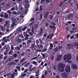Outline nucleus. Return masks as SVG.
Instances as JSON below:
<instances>
[{
  "label": "nucleus",
  "instance_id": "f8f14e48",
  "mask_svg": "<svg viewBox=\"0 0 78 78\" xmlns=\"http://www.w3.org/2000/svg\"><path fill=\"white\" fill-rule=\"evenodd\" d=\"M72 59V56L70 54L68 55V60H67V62L69 61V60Z\"/></svg>",
  "mask_w": 78,
  "mask_h": 78
},
{
  "label": "nucleus",
  "instance_id": "5701e85b",
  "mask_svg": "<svg viewBox=\"0 0 78 78\" xmlns=\"http://www.w3.org/2000/svg\"><path fill=\"white\" fill-rule=\"evenodd\" d=\"M9 17V15H8L5 14V16H4V18H5V19H8Z\"/></svg>",
  "mask_w": 78,
  "mask_h": 78
},
{
  "label": "nucleus",
  "instance_id": "f704fd0d",
  "mask_svg": "<svg viewBox=\"0 0 78 78\" xmlns=\"http://www.w3.org/2000/svg\"><path fill=\"white\" fill-rule=\"evenodd\" d=\"M16 69H18L19 71H20L21 70H20V66H16Z\"/></svg>",
  "mask_w": 78,
  "mask_h": 78
},
{
  "label": "nucleus",
  "instance_id": "09e8293b",
  "mask_svg": "<svg viewBox=\"0 0 78 78\" xmlns=\"http://www.w3.org/2000/svg\"><path fill=\"white\" fill-rule=\"evenodd\" d=\"M24 37H30V35L28 34H26L25 36H24Z\"/></svg>",
  "mask_w": 78,
  "mask_h": 78
},
{
  "label": "nucleus",
  "instance_id": "bb28decb",
  "mask_svg": "<svg viewBox=\"0 0 78 78\" xmlns=\"http://www.w3.org/2000/svg\"><path fill=\"white\" fill-rule=\"evenodd\" d=\"M5 23L6 25H8V24H9L10 23V21L8 20H6Z\"/></svg>",
  "mask_w": 78,
  "mask_h": 78
},
{
  "label": "nucleus",
  "instance_id": "58836bf2",
  "mask_svg": "<svg viewBox=\"0 0 78 78\" xmlns=\"http://www.w3.org/2000/svg\"><path fill=\"white\" fill-rule=\"evenodd\" d=\"M37 27H38V25H37V24H35L34 26V28H35L36 29V28H37Z\"/></svg>",
  "mask_w": 78,
  "mask_h": 78
},
{
  "label": "nucleus",
  "instance_id": "cd10ccee",
  "mask_svg": "<svg viewBox=\"0 0 78 78\" xmlns=\"http://www.w3.org/2000/svg\"><path fill=\"white\" fill-rule=\"evenodd\" d=\"M49 28H52V29H54L55 28V26L53 25H50L49 26Z\"/></svg>",
  "mask_w": 78,
  "mask_h": 78
},
{
  "label": "nucleus",
  "instance_id": "a878e982",
  "mask_svg": "<svg viewBox=\"0 0 78 78\" xmlns=\"http://www.w3.org/2000/svg\"><path fill=\"white\" fill-rule=\"evenodd\" d=\"M32 40H27V45H28V44H29L30 43H31V42Z\"/></svg>",
  "mask_w": 78,
  "mask_h": 78
},
{
  "label": "nucleus",
  "instance_id": "e433bc0d",
  "mask_svg": "<svg viewBox=\"0 0 78 78\" xmlns=\"http://www.w3.org/2000/svg\"><path fill=\"white\" fill-rule=\"evenodd\" d=\"M13 51H12V50H11L9 53V55H12V52Z\"/></svg>",
  "mask_w": 78,
  "mask_h": 78
},
{
  "label": "nucleus",
  "instance_id": "a211bd4d",
  "mask_svg": "<svg viewBox=\"0 0 78 78\" xmlns=\"http://www.w3.org/2000/svg\"><path fill=\"white\" fill-rule=\"evenodd\" d=\"M32 63L33 64H34L35 66H37L38 64H37V62L36 61H33L32 62Z\"/></svg>",
  "mask_w": 78,
  "mask_h": 78
},
{
  "label": "nucleus",
  "instance_id": "4d7b16f0",
  "mask_svg": "<svg viewBox=\"0 0 78 78\" xmlns=\"http://www.w3.org/2000/svg\"><path fill=\"white\" fill-rule=\"evenodd\" d=\"M6 45H5L3 48H2L1 49L2 50H4L5 49V47H6Z\"/></svg>",
  "mask_w": 78,
  "mask_h": 78
},
{
  "label": "nucleus",
  "instance_id": "de8ad7c7",
  "mask_svg": "<svg viewBox=\"0 0 78 78\" xmlns=\"http://www.w3.org/2000/svg\"><path fill=\"white\" fill-rule=\"evenodd\" d=\"M46 4H48L50 3V0H46Z\"/></svg>",
  "mask_w": 78,
  "mask_h": 78
},
{
  "label": "nucleus",
  "instance_id": "680f3d73",
  "mask_svg": "<svg viewBox=\"0 0 78 78\" xmlns=\"http://www.w3.org/2000/svg\"><path fill=\"white\" fill-rule=\"evenodd\" d=\"M50 47L51 48H53V45L51 43L50 44Z\"/></svg>",
  "mask_w": 78,
  "mask_h": 78
},
{
  "label": "nucleus",
  "instance_id": "6e6552de",
  "mask_svg": "<svg viewBox=\"0 0 78 78\" xmlns=\"http://www.w3.org/2000/svg\"><path fill=\"white\" fill-rule=\"evenodd\" d=\"M16 41L19 44H20L22 42V39H20L19 37L16 38Z\"/></svg>",
  "mask_w": 78,
  "mask_h": 78
},
{
  "label": "nucleus",
  "instance_id": "bf43d9fd",
  "mask_svg": "<svg viewBox=\"0 0 78 78\" xmlns=\"http://www.w3.org/2000/svg\"><path fill=\"white\" fill-rule=\"evenodd\" d=\"M45 0H41V4H42L44 3V1H45Z\"/></svg>",
  "mask_w": 78,
  "mask_h": 78
},
{
  "label": "nucleus",
  "instance_id": "603ef678",
  "mask_svg": "<svg viewBox=\"0 0 78 78\" xmlns=\"http://www.w3.org/2000/svg\"><path fill=\"white\" fill-rule=\"evenodd\" d=\"M49 17H50V19L51 20H52L53 19V16L51 15L49 16Z\"/></svg>",
  "mask_w": 78,
  "mask_h": 78
},
{
  "label": "nucleus",
  "instance_id": "6ab92c4d",
  "mask_svg": "<svg viewBox=\"0 0 78 78\" xmlns=\"http://www.w3.org/2000/svg\"><path fill=\"white\" fill-rule=\"evenodd\" d=\"M40 31L41 32L39 33V35L41 36L42 34V33H43V29L42 28H40Z\"/></svg>",
  "mask_w": 78,
  "mask_h": 78
},
{
  "label": "nucleus",
  "instance_id": "49530a36",
  "mask_svg": "<svg viewBox=\"0 0 78 78\" xmlns=\"http://www.w3.org/2000/svg\"><path fill=\"white\" fill-rule=\"evenodd\" d=\"M39 41L40 42V44H42L43 41H42V39H41L40 38L39 39Z\"/></svg>",
  "mask_w": 78,
  "mask_h": 78
},
{
  "label": "nucleus",
  "instance_id": "39448f33",
  "mask_svg": "<svg viewBox=\"0 0 78 78\" xmlns=\"http://www.w3.org/2000/svg\"><path fill=\"white\" fill-rule=\"evenodd\" d=\"M35 45V44H32L31 47H30V48H32V50L33 51H34L36 50V48L34 47Z\"/></svg>",
  "mask_w": 78,
  "mask_h": 78
},
{
  "label": "nucleus",
  "instance_id": "473e14b6",
  "mask_svg": "<svg viewBox=\"0 0 78 78\" xmlns=\"http://www.w3.org/2000/svg\"><path fill=\"white\" fill-rule=\"evenodd\" d=\"M27 28V27H24L22 29V31H25V30Z\"/></svg>",
  "mask_w": 78,
  "mask_h": 78
},
{
  "label": "nucleus",
  "instance_id": "423d86ee",
  "mask_svg": "<svg viewBox=\"0 0 78 78\" xmlns=\"http://www.w3.org/2000/svg\"><path fill=\"white\" fill-rule=\"evenodd\" d=\"M72 68L73 69L75 70V69H78V67L76 64H74V63H73L72 65Z\"/></svg>",
  "mask_w": 78,
  "mask_h": 78
},
{
  "label": "nucleus",
  "instance_id": "2f4dec72",
  "mask_svg": "<svg viewBox=\"0 0 78 78\" xmlns=\"http://www.w3.org/2000/svg\"><path fill=\"white\" fill-rule=\"evenodd\" d=\"M63 4H64V2H62L58 5V6H62L63 5Z\"/></svg>",
  "mask_w": 78,
  "mask_h": 78
},
{
  "label": "nucleus",
  "instance_id": "052dcab7",
  "mask_svg": "<svg viewBox=\"0 0 78 78\" xmlns=\"http://www.w3.org/2000/svg\"><path fill=\"white\" fill-rule=\"evenodd\" d=\"M47 74H48V72L47 71H45L44 72V74L46 76V75H47Z\"/></svg>",
  "mask_w": 78,
  "mask_h": 78
},
{
  "label": "nucleus",
  "instance_id": "7ed1b4c3",
  "mask_svg": "<svg viewBox=\"0 0 78 78\" xmlns=\"http://www.w3.org/2000/svg\"><path fill=\"white\" fill-rule=\"evenodd\" d=\"M62 77L64 78H67L68 77V76H69V74L68 73L64 72L62 74Z\"/></svg>",
  "mask_w": 78,
  "mask_h": 78
},
{
  "label": "nucleus",
  "instance_id": "393cba45",
  "mask_svg": "<svg viewBox=\"0 0 78 78\" xmlns=\"http://www.w3.org/2000/svg\"><path fill=\"white\" fill-rule=\"evenodd\" d=\"M16 24L15 23H12L11 26L12 28H14V26H16Z\"/></svg>",
  "mask_w": 78,
  "mask_h": 78
},
{
  "label": "nucleus",
  "instance_id": "6e6d98bb",
  "mask_svg": "<svg viewBox=\"0 0 78 78\" xmlns=\"http://www.w3.org/2000/svg\"><path fill=\"white\" fill-rule=\"evenodd\" d=\"M34 27H32L31 29V31L32 33H34Z\"/></svg>",
  "mask_w": 78,
  "mask_h": 78
},
{
  "label": "nucleus",
  "instance_id": "4c0bfd02",
  "mask_svg": "<svg viewBox=\"0 0 78 78\" xmlns=\"http://www.w3.org/2000/svg\"><path fill=\"white\" fill-rule=\"evenodd\" d=\"M19 37H21V38H24L23 36V35H22V34H20V35H19Z\"/></svg>",
  "mask_w": 78,
  "mask_h": 78
},
{
  "label": "nucleus",
  "instance_id": "8fccbe9b",
  "mask_svg": "<svg viewBox=\"0 0 78 78\" xmlns=\"http://www.w3.org/2000/svg\"><path fill=\"white\" fill-rule=\"evenodd\" d=\"M10 11H14V10H15V8L14 7L12 8L11 9H10Z\"/></svg>",
  "mask_w": 78,
  "mask_h": 78
},
{
  "label": "nucleus",
  "instance_id": "c85d7f7f",
  "mask_svg": "<svg viewBox=\"0 0 78 78\" xmlns=\"http://www.w3.org/2000/svg\"><path fill=\"white\" fill-rule=\"evenodd\" d=\"M54 58H55L54 56L52 55H51V59L52 61H53L54 59Z\"/></svg>",
  "mask_w": 78,
  "mask_h": 78
},
{
  "label": "nucleus",
  "instance_id": "338daca9",
  "mask_svg": "<svg viewBox=\"0 0 78 78\" xmlns=\"http://www.w3.org/2000/svg\"><path fill=\"white\" fill-rule=\"evenodd\" d=\"M47 48H45V49H44L42 51V52H44V51H47Z\"/></svg>",
  "mask_w": 78,
  "mask_h": 78
},
{
  "label": "nucleus",
  "instance_id": "f3484780",
  "mask_svg": "<svg viewBox=\"0 0 78 78\" xmlns=\"http://www.w3.org/2000/svg\"><path fill=\"white\" fill-rule=\"evenodd\" d=\"M7 13L9 14V16H11V14H12V12H11L10 10H9L7 11Z\"/></svg>",
  "mask_w": 78,
  "mask_h": 78
},
{
  "label": "nucleus",
  "instance_id": "13d9d810",
  "mask_svg": "<svg viewBox=\"0 0 78 78\" xmlns=\"http://www.w3.org/2000/svg\"><path fill=\"white\" fill-rule=\"evenodd\" d=\"M3 57V54H1L0 55V59H2V58Z\"/></svg>",
  "mask_w": 78,
  "mask_h": 78
},
{
  "label": "nucleus",
  "instance_id": "7c9ffc66",
  "mask_svg": "<svg viewBox=\"0 0 78 78\" xmlns=\"http://www.w3.org/2000/svg\"><path fill=\"white\" fill-rule=\"evenodd\" d=\"M30 64V62H28L27 64H25V67H28Z\"/></svg>",
  "mask_w": 78,
  "mask_h": 78
},
{
  "label": "nucleus",
  "instance_id": "4468645a",
  "mask_svg": "<svg viewBox=\"0 0 78 78\" xmlns=\"http://www.w3.org/2000/svg\"><path fill=\"white\" fill-rule=\"evenodd\" d=\"M0 28H1L2 31H5V27H4L0 25Z\"/></svg>",
  "mask_w": 78,
  "mask_h": 78
},
{
  "label": "nucleus",
  "instance_id": "c03bdc74",
  "mask_svg": "<svg viewBox=\"0 0 78 78\" xmlns=\"http://www.w3.org/2000/svg\"><path fill=\"white\" fill-rule=\"evenodd\" d=\"M43 16V15H42V14H40V17L39 18L40 20H42V19Z\"/></svg>",
  "mask_w": 78,
  "mask_h": 78
},
{
  "label": "nucleus",
  "instance_id": "9d476101",
  "mask_svg": "<svg viewBox=\"0 0 78 78\" xmlns=\"http://www.w3.org/2000/svg\"><path fill=\"white\" fill-rule=\"evenodd\" d=\"M22 27H20L18 28L17 29V31L19 32L20 33H22Z\"/></svg>",
  "mask_w": 78,
  "mask_h": 78
},
{
  "label": "nucleus",
  "instance_id": "37998d69",
  "mask_svg": "<svg viewBox=\"0 0 78 78\" xmlns=\"http://www.w3.org/2000/svg\"><path fill=\"white\" fill-rule=\"evenodd\" d=\"M35 73L36 75H38V74H39V70L38 69L37 72Z\"/></svg>",
  "mask_w": 78,
  "mask_h": 78
},
{
  "label": "nucleus",
  "instance_id": "412c9836",
  "mask_svg": "<svg viewBox=\"0 0 78 78\" xmlns=\"http://www.w3.org/2000/svg\"><path fill=\"white\" fill-rule=\"evenodd\" d=\"M15 49H14L15 51L16 50H20V48L19 46H16L15 47Z\"/></svg>",
  "mask_w": 78,
  "mask_h": 78
},
{
  "label": "nucleus",
  "instance_id": "dca6fc26",
  "mask_svg": "<svg viewBox=\"0 0 78 78\" xmlns=\"http://www.w3.org/2000/svg\"><path fill=\"white\" fill-rule=\"evenodd\" d=\"M63 59L64 60L68 59V55H66L63 57Z\"/></svg>",
  "mask_w": 78,
  "mask_h": 78
},
{
  "label": "nucleus",
  "instance_id": "1a4fd4ad",
  "mask_svg": "<svg viewBox=\"0 0 78 78\" xmlns=\"http://www.w3.org/2000/svg\"><path fill=\"white\" fill-rule=\"evenodd\" d=\"M62 59V55H58V57L57 58L56 60L57 61H60Z\"/></svg>",
  "mask_w": 78,
  "mask_h": 78
},
{
  "label": "nucleus",
  "instance_id": "f03ea898",
  "mask_svg": "<svg viewBox=\"0 0 78 78\" xmlns=\"http://www.w3.org/2000/svg\"><path fill=\"white\" fill-rule=\"evenodd\" d=\"M65 70L67 73H69L71 71V68L70 66L69 65H66V66Z\"/></svg>",
  "mask_w": 78,
  "mask_h": 78
},
{
  "label": "nucleus",
  "instance_id": "3c124183",
  "mask_svg": "<svg viewBox=\"0 0 78 78\" xmlns=\"http://www.w3.org/2000/svg\"><path fill=\"white\" fill-rule=\"evenodd\" d=\"M12 14H17V12L14 11L12 12Z\"/></svg>",
  "mask_w": 78,
  "mask_h": 78
},
{
  "label": "nucleus",
  "instance_id": "0e129e2a",
  "mask_svg": "<svg viewBox=\"0 0 78 78\" xmlns=\"http://www.w3.org/2000/svg\"><path fill=\"white\" fill-rule=\"evenodd\" d=\"M30 78H35V76H34L32 75L30 76Z\"/></svg>",
  "mask_w": 78,
  "mask_h": 78
},
{
  "label": "nucleus",
  "instance_id": "4be33fe9",
  "mask_svg": "<svg viewBox=\"0 0 78 78\" xmlns=\"http://www.w3.org/2000/svg\"><path fill=\"white\" fill-rule=\"evenodd\" d=\"M20 14L21 15H22V16H23V15H24V14H25V12H24V10H21L20 12Z\"/></svg>",
  "mask_w": 78,
  "mask_h": 78
},
{
  "label": "nucleus",
  "instance_id": "69168bd1",
  "mask_svg": "<svg viewBox=\"0 0 78 78\" xmlns=\"http://www.w3.org/2000/svg\"><path fill=\"white\" fill-rule=\"evenodd\" d=\"M52 25H56V24L54 22H52Z\"/></svg>",
  "mask_w": 78,
  "mask_h": 78
},
{
  "label": "nucleus",
  "instance_id": "72a5a7b5",
  "mask_svg": "<svg viewBox=\"0 0 78 78\" xmlns=\"http://www.w3.org/2000/svg\"><path fill=\"white\" fill-rule=\"evenodd\" d=\"M69 12H70V9H68L65 12V13L66 14H67L68 13H69Z\"/></svg>",
  "mask_w": 78,
  "mask_h": 78
},
{
  "label": "nucleus",
  "instance_id": "774afa93",
  "mask_svg": "<svg viewBox=\"0 0 78 78\" xmlns=\"http://www.w3.org/2000/svg\"><path fill=\"white\" fill-rule=\"evenodd\" d=\"M76 9L77 10H78V4H76Z\"/></svg>",
  "mask_w": 78,
  "mask_h": 78
},
{
  "label": "nucleus",
  "instance_id": "f257e3e1",
  "mask_svg": "<svg viewBox=\"0 0 78 78\" xmlns=\"http://www.w3.org/2000/svg\"><path fill=\"white\" fill-rule=\"evenodd\" d=\"M65 66H66V65L63 63L59 64V65L58 66V70L61 72H64V67Z\"/></svg>",
  "mask_w": 78,
  "mask_h": 78
},
{
  "label": "nucleus",
  "instance_id": "e2e57ef3",
  "mask_svg": "<svg viewBox=\"0 0 78 78\" xmlns=\"http://www.w3.org/2000/svg\"><path fill=\"white\" fill-rule=\"evenodd\" d=\"M25 2L26 3H28V2H29V1H28V0H25Z\"/></svg>",
  "mask_w": 78,
  "mask_h": 78
},
{
  "label": "nucleus",
  "instance_id": "79ce46f5",
  "mask_svg": "<svg viewBox=\"0 0 78 78\" xmlns=\"http://www.w3.org/2000/svg\"><path fill=\"white\" fill-rule=\"evenodd\" d=\"M34 33V32L33 33V32H30L29 33V34H30V36H33V34Z\"/></svg>",
  "mask_w": 78,
  "mask_h": 78
},
{
  "label": "nucleus",
  "instance_id": "864d4df0",
  "mask_svg": "<svg viewBox=\"0 0 78 78\" xmlns=\"http://www.w3.org/2000/svg\"><path fill=\"white\" fill-rule=\"evenodd\" d=\"M21 76H23V77H24V76H26V74H23V73H22L21 74Z\"/></svg>",
  "mask_w": 78,
  "mask_h": 78
},
{
  "label": "nucleus",
  "instance_id": "a18cd8bd",
  "mask_svg": "<svg viewBox=\"0 0 78 78\" xmlns=\"http://www.w3.org/2000/svg\"><path fill=\"white\" fill-rule=\"evenodd\" d=\"M7 37H4L2 39V41H3L6 40V38Z\"/></svg>",
  "mask_w": 78,
  "mask_h": 78
},
{
  "label": "nucleus",
  "instance_id": "2eb2a0df",
  "mask_svg": "<svg viewBox=\"0 0 78 78\" xmlns=\"http://www.w3.org/2000/svg\"><path fill=\"white\" fill-rule=\"evenodd\" d=\"M67 48L68 49L70 50V49L72 48V46H71V44H67Z\"/></svg>",
  "mask_w": 78,
  "mask_h": 78
},
{
  "label": "nucleus",
  "instance_id": "ea45409f",
  "mask_svg": "<svg viewBox=\"0 0 78 78\" xmlns=\"http://www.w3.org/2000/svg\"><path fill=\"white\" fill-rule=\"evenodd\" d=\"M29 7V5L28 4H27L25 5V8L26 9H28V8Z\"/></svg>",
  "mask_w": 78,
  "mask_h": 78
},
{
  "label": "nucleus",
  "instance_id": "5fc2aeb1",
  "mask_svg": "<svg viewBox=\"0 0 78 78\" xmlns=\"http://www.w3.org/2000/svg\"><path fill=\"white\" fill-rule=\"evenodd\" d=\"M25 61V58H23L20 61V62H23Z\"/></svg>",
  "mask_w": 78,
  "mask_h": 78
},
{
  "label": "nucleus",
  "instance_id": "ddd939ff",
  "mask_svg": "<svg viewBox=\"0 0 78 78\" xmlns=\"http://www.w3.org/2000/svg\"><path fill=\"white\" fill-rule=\"evenodd\" d=\"M68 18L69 20H72L73 19V14H70L69 15Z\"/></svg>",
  "mask_w": 78,
  "mask_h": 78
},
{
  "label": "nucleus",
  "instance_id": "0eeeda50",
  "mask_svg": "<svg viewBox=\"0 0 78 78\" xmlns=\"http://www.w3.org/2000/svg\"><path fill=\"white\" fill-rule=\"evenodd\" d=\"M5 49H6L5 51L4 52V55H6L7 54H8V53L9 52V50H10V48H9V49L8 50V48H6Z\"/></svg>",
  "mask_w": 78,
  "mask_h": 78
},
{
  "label": "nucleus",
  "instance_id": "a19ab883",
  "mask_svg": "<svg viewBox=\"0 0 78 78\" xmlns=\"http://www.w3.org/2000/svg\"><path fill=\"white\" fill-rule=\"evenodd\" d=\"M4 13V12H2L0 15V16L1 17H3V13Z\"/></svg>",
  "mask_w": 78,
  "mask_h": 78
},
{
  "label": "nucleus",
  "instance_id": "c9c22d12",
  "mask_svg": "<svg viewBox=\"0 0 78 78\" xmlns=\"http://www.w3.org/2000/svg\"><path fill=\"white\" fill-rule=\"evenodd\" d=\"M54 22L55 23H58V18H57L54 20Z\"/></svg>",
  "mask_w": 78,
  "mask_h": 78
},
{
  "label": "nucleus",
  "instance_id": "c756f323",
  "mask_svg": "<svg viewBox=\"0 0 78 78\" xmlns=\"http://www.w3.org/2000/svg\"><path fill=\"white\" fill-rule=\"evenodd\" d=\"M12 20L13 22V23L17 22V20H16V19H15L14 18H13L12 19Z\"/></svg>",
  "mask_w": 78,
  "mask_h": 78
},
{
  "label": "nucleus",
  "instance_id": "9b49d317",
  "mask_svg": "<svg viewBox=\"0 0 78 78\" xmlns=\"http://www.w3.org/2000/svg\"><path fill=\"white\" fill-rule=\"evenodd\" d=\"M48 14H49V12H46V14L44 15V19H46L48 17Z\"/></svg>",
  "mask_w": 78,
  "mask_h": 78
},
{
  "label": "nucleus",
  "instance_id": "b1692460",
  "mask_svg": "<svg viewBox=\"0 0 78 78\" xmlns=\"http://www.w3.org/2000/svg\"><path fill=\"white\" fill-rule=\"evenodd\" d=\"M54 52H57L58 51V48L57 47H56L54 49Z\"/></svg>",
  "mask_w": 78,
  "mask_h": 78
},
{
  "label": "nucleus",
  "instance_id": "aec40b11",
  "mask_svg": "<svg viewBox=\"0 0 78 78\" xmlns=\"http://www.w3.org/2000/svg\"><path fill=\"white\" fill-rule=\"evenodd\" d=\"M36 43L37 46L38 47H39V45L40 44L39 41V40H36Z\"/></svg>",
  "mask_w": 78,
  "mask_h": 78
},
{
  "label": "nucleus",
  "instance_id": "20e7f679",
  "mask_svg": "<svg viewBox=\"0 0 78 78\" xmlns=\"http://www.w3.org/2000/svg\"><path fill=\"white\" fill-rule=\"evenodd\" d=\"M75 1L74 0H69V3L72 6H73L75 5Z\"/></svg>",
  "mask_w": 78,
  "mask_h": 78
}]
</instances>
